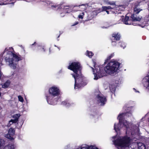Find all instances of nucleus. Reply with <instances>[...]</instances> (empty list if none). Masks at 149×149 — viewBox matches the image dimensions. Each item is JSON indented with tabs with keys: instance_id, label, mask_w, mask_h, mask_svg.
<instances>
[{
	"instance_id": "nucleus-1",
	"label": "nucleus",
	"mask_w": 149,
	"mask_h": 149,
	"mask_svg": "<svg viewBox=\"0 0 149 149\" xmlns=\"http://www.w3.org/2000/svg\"><path fill=\"white\" fill-rule=\"evenodd\" d=\"M94 67H90L92 69L94 75V79L97 80L99 78L106 75V73L112 74L118 71L120 63L114 59L111 60L107 65L104 68L103 67L97 66L96 63L93 61Z\"/></svg>"
},
{
	"instance_id": "nucleus-2",
	"label": "nucleus",
	"mask_w": 149,
	"mask_h": 149,
	"mask_svg": "<svg viewBox=\"0 0 149 149\" xmlns=\"http://www.w3.org/2000/svg\"><path fill=\"white\" fill-rule=\"evenodd\" d=\"M68 68L74 72L72 75L74 79V89L79 88L87 84V80L82 74V66L79 62H73L68 66Z\"/></svg>"
},
{
	"instance_id": "nucleus-3",
	"label": "nucleus",
	"mask_w": 149,
	"mask_h": 149,
	"mask_svg": "<svg viewBox=\"0 0 149 149\" xmlns=\"http://www.w3.org/2000/svg\"><path fill=\"white\" fill-rule=\"evenodd\" d=\"M7 52L6 56L5 59L6 62L8 63L9 65L13 69L16 68L18 62L22 60L23 58L19 55H17L15 52L12 47H9L8 49L6 48L3 55L6 52Z\"/></svg>"
},
{
	"instance_id": "nucleus-4",
	"label": "nucleus",
	"mask_w": 149,
	"mask_h": 149,
	"mask_svg": "<svg viewBox=\"0 0 149 149\" xmlns=\"http://www.w3.org/2000/svg\"><path fill=\"white\" fill-rule=\"evenodd\" d=\"M132 111L130 110L128 111L125 112L123 113H120L118 116V118H119V123L117 125L116 124H114V129L116 132H117L120 130V128L123 126L126 129L129 128V126L127 121L123 119V116H125L130 117L132 116Z\"/></svg>"
},
{
	"instance_id": "nucleus-5",
	"label": "nucleus",
	"mask_w": 149,
	"mask_h": 149,
	"mask_svg": "<svg viewBox=\"0 0 149 149\" xmlns=\"http://www.w3.org/2000/svg\"><path fill=\"white\" fill-rule=\"evenodd\" d=\"M49 92L50 95L45 94V96L47 103L51 105H54L56 104L54 101L56 102L57 99H54L53 97L58 96L60 94V91L58 88L54 86L50 88L49 90Z\"/></svg>"
},
{
	"instance_id": "nucleus-6",
	"label": "nucleus",
	"mask_w": 149,
	"mask_h": 149,
	"mask_svg": "<svg viewBox=\"0 0 149 149\" xmlns=\"http://www.w3.org/2000/svg\"><path fill=\"white\" fill-rule=\"evenodd\" d=\"M131 139L129 137L125 135L122 138H118L113 141V143L116 146L125 148L130 146Z\"/></svg>"
},
{
	"instance_id": "nucleus-7",
	"label": "nucleus",
	"mask_w": 149,
	"mask_h": 149,
	"mask_svg": "<svg viewBox=\"0 0 149 149\" xmlns=\"http://www.w3.org/2000/svg\"><path fill=\"white\" fill-rule=\"evenodd\" d=\"M139 6V4H135L134 8V14H133L131 15V18L133 21H140L141 19L139 17H136L135 14H138L142 10V9H140V8H138V7Z\"/></svg>"
},
{
	"instance_id": "nucleus-8",
	"label": "nucleus",
	"mask_w": 149,
	"mask_h": 149,
	"mask_svg": "<svg viewBox=\"0 0 149 149\" xmlns=\"http://www.w3.org/2000/svg\"><path fill=\"white\" fill-rule=\"evenodd\" d=\"M120 38L121 36L118 33H112L111 37L110 38L112 45L116 46V41L120 40Z\"/></svg>"
},
{
	"instance_id": "nucleus-9",
	"label": "nucleus",
	"mask_w": 149,
	"mask_h": 149,
	"mask_svg": "<svg viewBox=\"0 0 149 149\" xmlns=\"http://www.w3.org/2000/svg\"><path fill=\"white\" fill-rule=\"evenodd\" d=\"M99 149L95 145L89 146L86 144H83L80 146H78L76 149Z\"/></svg>"
},
{
	"instance_id": "nucleus-10",
	"label": "nucleus",
	"mask_w": 149,
	"mask_h": 149,
	"mask_svg": "<svg viewBox=\"0 0 149 149\" xmlns=\"http://www.w3.org/2000/svg\"><path fill=\"white\" fill-rule=\"evenodd\" d=\"M97 98L98 99V102L100 103V105L104 106L105 104L107 101V99L103 95L100 96L99 95H98L97 96Z\"/></svg>"
},
{
	"instance_id": "nucleus-11",
	"label": "nucleus",
	"mask_w": 149,
	"mask_h": 149,
	"mask_svg": "<svg viewBox=\"0 0 149 149\" xmlns=\"http://www.w3.org/2000/svg\"><path fill=\"white\" fill-rule=\"evenodd\" d=\"M15 132V130L10 128L9 129L8 134L7 135L6 137L11 140H14L13 136L14 135Z\"/></svg>"
},
{
	"instance_id": "nucleus-12",
	"label": "nucleus",
	"mask_w": 149,
	"mask_h": 149,
	"mask_svg": "<svg viewBox=\"0 0 149 149\" xmlns=\"http://www.w3.org/2000/svg\"><path fill=\"white\" fill-rule=\"evenodd\" d=\"M120 8L119 7H111L110 6H103L102 7V11H105L107 14H109V11L107 10H110L111 9H114V10H119Z\"/></svg>"
},
{
	"instance_id": "nucleus-13",
	"label": "nucleus",
	"mask_w": 149,
	"mask_h": 149,
	"mask_svg": "<svg viewBox=\"0 0 149 149\" xmlns=\"http://www.w3.org/2000/svg\"><path fill=\"white\" fill-rule=\"evenodd\" d=\"M47 4H49L51 6V8L53 9L58 10L61 8V4H58L57 3H53L52 2L48 1L47 3Z\"/></svg>"
},
{
	"instance_id": "nucleus-14",
	"label": "nucleus",
	"mask_w": 149,
	"mask_h": 149,
	"mask_svg": "<svg viewBox=\"0 0 149 149\" xmlns=\"http://www.w3.org/2000/svg\"><path fill=\"white\" fill-rule=\"evenodd\" d=\"M10 82L9 80H7L5 83L2 84V87L3 88H8L10 84Z\"/></svg>"
},
{
	"instance_id": "nucleus-15",
	"label": "nucleus",
	"mask_w": 149,
	"mask_h": 149,
	"mask_svg": "<svg viewBox=\"0 0 149 149\" xmlns=\"http://www.w3.org/2000/svg\"><path fill=\"white\" fill-rule=\"evenodd\" d=\"M138 149H146L145 145L142 143H139L137 144Z\"/></svg>"
},
{
	"instance_id": "nucleus-16",
	"label": "nucleus",
	"mask_w": 149,
	"mask_h": 149,
	"mask_svg": "<svg viewBox=\"0 0 149 149\" xmlns=\"http://www.w3.org/2000/svg\"><path fill=\"white\" fill-rule=\"evenodd\" d=\"M61 104L63 105L66 106V107H69L71 106L72 103H70L68 101L65 100L62 102Z\"/></svg>"
},
{
	"instance_id": "nucleus-17",
	"label": "nucleus",
	"mask_w": 149,
	"mask_h": 149,
	"mask_svg": "<svg viewBox=\"0 0 149 149\" xmlns=\"http://www.w3.org/2000/svg\"><path fill=\"white\" fill-rule=\"evenodd\" d=\"M129 19L130 18L129 17L127 16H125V18L123 19L124 23L126 25L130 24H129L128 22V21L129 20Z\"/></svg>"
},
{
	"instance_id": "nucleus-18",
	"label": "nucleus",
	"mask_w": 149,
	"mask_h": 149,
	"mask_svg": "<svg viewBox=\"0 0 149 149\" xmlns=\"http://www.w3.org/2000/svg\"><path fill=\"white\" fill-rule=\"evenodd\" d=\"M114 55V53H112L109 56H108L106 59L105 60L104 63L105 64H106L108 61H109L113 57Z\"/></svg>"
},
{
	"instance_id": "nucleus-19",
	"label": "nucleus",
	"mask_w": 149,
	"mask_h": 149,
	"mask_svg": "<svg viewBox=\"0 0 149 149\" xmlns=\"http://www.w3.org/2000/svg\"><path fill=\"white\" fill-rule=\"evenodd\" d=\"M17 122V121L15 119H11L9 121V123L8 124V126H10L11 125V124H12L13 123H16Z\"/></svg>"
},
{
	"instance_id": "nucleus-20",
	"label": "nucleus",
	"mask_w": 149,
	"mask_h": 149,
	"mask_svg": "<svg viewBox=\"0 0 149 149\" xmlns=\"http://www.w3.org/2000/svg\"><path fill=\"white\" fill-rule=\"evenodd\" d=\"M93 55L94 54L92 52H90L88 50L87 51V55L89 58H91Z\"/></svg>"
},
{
	"instance_id": "nucleus-21",
	"label": "nucleus",
	"mask_w": 149,
	"mask_h": 149,
	"mask_svg": "<svg viewBox=\"0 0 149 149\" xmlns=\"http://www.w3.org/2000/svg\"><path fill=\"white\" fill-rule=\"evenodd\" d=\"M81 6H83L84 8H82L81 10H80V9H79L78 10L80 11H82L83 10H84L85 9V4H82L81 5H80L78 6H74V7H75V6H78L79 7V8H80V7Z\"/></svg>"
},
{
	"instance_id": "nucleus-22",
	"label": "nucleus",
	"mask_w": 149,
	"mask_h": 149,
	"mask_svg": "<svg viewBox=\"0 0 149 149\" xmlns=\"http://www.w3.org/2000/svg\"><path fill=\"white\" fill-rule=\"evenodd\" d=\"M20 116V115L18 114H16L13 115V118H14V119L16 120L17 122L18 121V119Z\"/></svg>"
},
{
	"instance_id": "nucleus-23",
	"label": "nucleus",
	"mask_w": 149,
	"mask_h": 149,
	"mask_svg": "<svg viewBox=\"0 0 149 149\" xmlns=\"http://www.w3.org/2000/svg\"><path fill=\"white\" fill-rule=\"evenodd\" d=\"M148 78L146 81V83H147L146 86H145L146 87L147 89H149V72L148 73Z\"/></svg>"
},
{
	"instance_id": "nucleus-24",
	"label": "nucleus",
	"mask_w": 149,
	"mask_h": 149,
	"mask_svg": "<svg viewBox=\"0 0 149 149\" xmlns=\"http://www.w3.org/2000/svg\"><path fill=\"white\" fill-rule=\"evenodd\" d=\"M4 145V141L2 139H0V148H1V147L3 146Z\"/></svg>"
},
{
	"instance_id": "nucleus-25",
	"label": "nucleus",
	"mask_w": 149,
	"mask_h": 149,
	"mask_svg": "<svg viewBox=\"0 0 149 149\" xmlns=\"http://www.w3.org/2000/svg\"><path fill=\"white\" fill-rule=\"evenodd\" d=\"M119 45L121 47H123V49L126 47V45L124 42H119Z\"/></svg>"
},
{
	"instance_id": "nucleus-26",
	"label": "nucleus",
	"mask_w": 149,
	"mask_h": 149,
	"mask_svg": "<svg viewBox=\"0 0 149 149\" xmlns=\"http://www.w3.org/2000/svg\"><path fill=\"white\" fill-rule=\"evenodd\" d=\"M108 4L111 5L112 6H115L114 7H116L115 2L114 1H109L107 3Z\"/></svg>"
},
{
	"instance_id": "nucleus-27",
	"label": "nucleus",
	"mask_w": 149,
	"mask_h": 149,
	"mask_svg": "<svg viewBox=\"0 0 149 149\" xmlns=\"http://www.w3.org/2000/svg\"><path fill=\"white\" fill-rule=\"evenodd\" d=\"M18 97L19 101L22 102H23L24 101L23 98L21 95H19Z\"/></svg>"
},
{
	"instance_id": "nucleus-28",
	"label": "nucleus",
	"mask_w": 149,
	"mask_h": 149,
	"mask_svg": "<svg viewBox=\"0 0 149 149\" xmlns=\"http://www.w3.org/2000/svg\"><path fill=\"white\" fill-rule=\"evenodd\" d=\"M84 13V12H82L78 15V18L79 19H82Z\"/></svg>"
},
{
	"instance_id": "nucleus-29",
	"label": "nucleus",
	"mask_w": 149,
	"mask_h": 149,
	"mask_svg": "<svg viewBox=\"0 0 149 149\" xmlns=\"http://www.w3.org/2000/svg\"><path fill=\"white\" fill-rule=\"evenodd\" d=\"M79 22H76L74 24H73L72 25V26H75L77 24H78Z\"/></svg>"
},
{
	"instance_id": "nucleus-30",
	"label": "nucleus",
	"mask_w": 149,
	"mask_h": 149,
	"mask_svg": "<svg viewBox=\"0 0 149 149\" xmlns=\"http://www.w3.org/2000/svg\"><path fill=\"white\" fill-rule=\"evenodd\" d=\"M66 148L67 149L70 148V144L66 146Z\"/></svg>"
},
{
	"instance_id": "nucleus-31",
	"label": "nucleus",
	"mask_w": 149,
	"mask_h": 149,
	"mask_svg": "<svg viewBox=\"0 0 149 149\" xmlns=\"http://www.w3.org/2000/svg\"><path fill=\"white\" fill-rule=\"evenodd\" d=\"M42 49L43 51L45 52V49L44 46L42 47Z\"/></svg>"
},
{
	"instance_id": "nucleus-32",
	"label": "nucleus",
	"mask_w": 149,
	"mask_h": 149,
	"mask_svg": "<svg viewBox=\"0 0 149 149\" xmlns=\"http://www.w3.org/2000/svg\"><path fill=\"white\" fill-rule=\"evenodd\" d=\"M14 148H14V147L13 145H11V147H10V149H14Z\"/></svg>"
},
{
	"instance_id": "nucleus-33",
	"label": "nucleus",
	"mask_w": 149,
	"mask_h": 149,
	"mask_svg": "<svg viewBox=\"0 0 149 149\" xmlns=\"http://www.w3.org/2000/svg\"><path fill=\"white\" fill-rule=\"evenodd\" d=\"M131 1V0H127L126 2H127V3H128V4H129V3Z\"/></svg>"
},
{
	"instance_id": "nucleus-34",
	"label": "nucleus",
	"mask_w": 149,
	"mask_h": 149,
	"mask_svg": "<svg viewBox=\"0 0 149 149\" xmlns=\"http://www.w3.org/2000/svg\"><path fill=\"white\" fill-rule=\"evenodd\" d=\"M36 42H34V43L32 44L31 45L32 46H34L36 45Z\"/></svg>"
},
{
	"instance_id": "nucleus-35",
	"label": "nucleus",
	"mask_w": 149,
	"mask_h": 149,
	"mask_svg": "<svg viewBox=\"0 0 149 149\" xmlns=\"http://www.w3.org/2000/svg\"><path fill=\"white\" fill-rule=\"evenodd\" d=\"M65 8H65L66 9H68L69 8V6H65Z\"/></svg>"
},
{
	"instance_id": "nucleus-36",
	"label": "nucleus",
	"mask_w": 149,
	"mask_h": 149,
	"mask_svg": "<svg viewBox=\"0 0 149 149\" xmlns=\"http://www.w3.org/2000/svg\"><path fill=\"white\" fill-rule=\"evenodd\" d=\"M60 35H61V34H59V35L57 36V40H59V39H58V38H59L60 37Z\"/></svg>"
},
{
	"instance_id": "nucleus-37",
	"label": "nucleus",
	"mask_w": 149,
	"mask_h": 149,
	"mask_svg": "<svg viewBox=\"0 0 149 149\" xmlns=\"http://www.w3.org/2000/svg\"><path fill=\"white\" fill-rule=\"evenodd\" d=\"M133 89L136 92H139V91H136V89L134 88H133Z\"/></svg>"
},
{
	"instance_id": "nucleus-38",
	"label": "nucleus",
	"mask_w": 149,
	"mask_h": 149,
	"mask_svg": "<svg viewBox=\"0 0 149 149\" xmlns=\"http://www.w3.org/2000/svg\"><path fill=\"white\" fill-rule=\"evenodd\" d=\"M64 14H65V13H63V15H61V16L62 17H63L64 16V15H65Z\"/></svg>"
},
{
	"instance_id": "nucleus-39",
	"label": "nucleus",
	"mask_w": 149,
	"mask_h": 149,
	"mask_svg": "<svg viewBox=\"0 0 149 149\" xmlns=\"http://www.w3.org/2000/svg\"><path fill=\"white\" fill-rule=\"evenodd\" d=\"M63 13H61V15H63Z\"/></svg>"
},
{
	"instance_id": "nucleus-40",
	"label": "nucleus",
	"mask_w": 149,
	"mask_h": 149,
	"mask_svg": "<svg viewBox=\"0 0 149 149\" xmlns=\"http://www.w3.org/2000/svg\"><path fill=\"white\" fill-rule=\"evenodd\" d=\"M49 51L50 52H51V51H50V48H49Z\"/></svg>"
},
{
	"instance_id": "nucleus-41",
	"label": "nucleus",
	"mask_w": 149,
	"mask_h": 149,
	"mask_svg": "<svg viewBox=\"0 0 149 149\" xmlns=\"http://www.w3.org/2000/svg\"><path fill=\"white\" fill-rule=\"evenodd\" d=\"M1 93L0 92V96H1Z\"/></svg>"
},
{
	"instance_id": "nucleus-42",
	"label": "nucleus",
	"mask_w": 149,
	"mask_h": 149,
	"mask_svg": "<svg viewBox=\"0 0 149 149\" xmlns=\"http://www.w3.org/2000/svg\"><path fill=\"white\" fill-rule=\"evenodd\" d=\"M54 46L56 47H57V46H56V45H54Z\"/></svg>"
},
{
	"instance_id": "nucleus-43",
	"label": "nucleus",
	"mask_w": 149,
	"mask_h": 149,
	"mask_svg": "<svg viewBox=\"0 0 149 149\" xmlns=\"http://www.w3.org/2000/svg\"><path fill=\"white\" fill-rule=\"evenodd\" d=\"M148 121L149 122V118H148Z\"/></svg>"
}]
</instances>
